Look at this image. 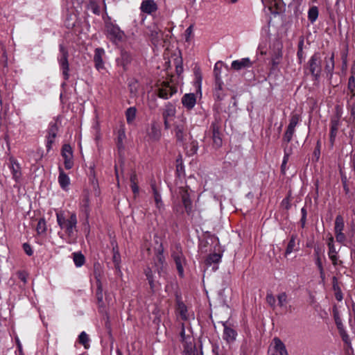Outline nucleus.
I'll return each mask as SVG.
<instances>
[{"label": "nucleus", "instance_id": "3", "mask_svg": "<svg viewBox=\"0 0 355 355\" xmlns=\"http://www.w3.org/2000/svg\"><path fill=\"white\" fill-rule=\"evenodd\" d=\"M322 59L319 53H315L309 60L308 69L314 80H318L322 72Z\"/></svg>", "mask_w": 355, "mask_h": 355}, {"label": "nucleus", "instance_id": "57", "mask_svg": "<svg viewBox=\"0 0 355 355\" xmlns=\"http://www.w3.org/2000/svg\"><path fill=\"white\" fill-rule=\"evenodd\" d=\"M266 301L271 306H275L276 300L271 293H268L266 295Z\"/></svg>", "mask_w": 355, "mask_h": 355}, {"label": "nucleus", "instance_id": "32", "mask_svg": "<svg viewBox=\"0 0 355 355\" xmlns=\"http://www.w3.org/2000/svg\"><path fill=\"white\" fill-rule=\"evenodd\" d=\"M339 126V119L337 118H333L331 120V131H330V139L331 141L335 139Z\"/></svg>", "mask_w": 355, "mask_h": 355}, {"label": "nucleus", "instance_id": "56", "mask_svg": "<svg viewBox=\"0 0 355 355\" xmlns=\"http://www.w3.org/2000/svg\"><path fill=\"white\" fill-rule=\"evenodd\" d=\"M339 333L340 334V336L342 337V339L343 342L347 345L350 344V339L346 331L343 329L341 331H339Z\"/></svg>", "mask_w": 355, "mask_h": 355}, {"label": "nucleus", "instance_id": "13", "mask_svg": "<svg viewBox=\"0 0 355 355\" xmlns=\"http://www.w3.org/2000/svg\"><path fill=\"white\" fill-rule=\"evenodd\" d=\"M141 11L148 15H153L156 12L158 6L154 0H144L141 2Z\"/></svg>", "mask_w": 355, "mask_h": 355}, {"label": "nucleus", "instance_id": "54", "mask_svg": "<svg viewBox=\"0 0 355 355\" xmlns=\"http://www.w3.org/2000/svg\"><path fill=\"white\" fill-rule=\"evenodd\" d=\"M301 213H302V218L300 220L301 226H302V227H304L306 221V215H307L306 209L305 207H302L301 209Z\"/></svg>", "mask_w": 355, "mask_h": 355}, {"label": "nucleus", "instance_id": "52", "mask_svg": "<svg viewBox=\"0 0 355 355\" xmlns=\"http://www.w3.org/2000/svg\"><path fill=\"white\" fill-rule=\"evenodd\" d=\"M178 309L180 310V313L182 318L184 320H186L187 319L186 313L187 311L186 306L182 302L179 303Z\"/></svg>", "mask_w": 355, "mask_h": 355}, {"label": "nucleus", "instance_id": "19", "mask_svg": "<svg viewBox=\"0 0 355 355\" xmlns=\"http://www.w3.org/2000/svg\"><path fill=\"white\" fill-rule=\"evenodd\" d=\"M58 132V127L55 123L51 124L48 131L47 144L46 148L49 150L51 148L52 144L54 142V139L56 137Z\"/></svg>", "mask_w": 355, "mask_h": 355}, {"label": "nucleus", "instance_id": "7", "mask_svg": "<svg viewBox=\"0 0 355 355\" xmlns=\"http://www.w3.org/2000/svg\"><path fill=\"white\" fill-rule=\"evenodd\" d=\"M177 92V87L171 85L168 82L164 81L158 87L157 94L159 98L168 99Z\"/></svg>", "mask_w": 355, "mask_h": 355}, {"label": "nucleus", "instance_id": "41", "mask_svg": "<svg viewBox=\"0 0 355 355\" xmlns=\"http://www.w3.org/2000/svg\"><path fill=\"white\" fill-rule=\"evenodd\" d=\"M295 128L294 127L288 125L287 129L283 137V141L286 144L289 143L291 141L295 132Z\"/></svg>", "mask_w": 355, "mask_h": 355}, {"label": "nucleus", "instance_id": "2", "mask_svg": "<svg viewBox=\"0 0 355 355\" xmlns=\"http://www.w3.org/2000/svg\"><path fill=\"white\" fill-rule=\"evenodd\" d=\"M164 248L160 244L156 250L155 257L154 258L155 271L157 272L159 277H164L166 274L167 264L163 254Z\"/></svg>", "mask_w": 355, "mask_h": 355}, {"label": "nucleus", "instance_id": "35", "mask_svg": "<svg viewBox=\"0 0 355 355\" xmlns=\"http://www.w3.org/2000/svg\"><path fill=\"white\" fill-rule=\"evenodd\" d=\"M72 255L73 262L77 267H80L85 263V258L81 252H73Z\"/></svg>", "mask_w": 355, "mask_h": 355}, {"label": "nucleus", "instance_id": "45", "mask_svg": "<svg viewBox=\"0 0 355 355\" xmlns=\"http://www.w3.org/2000/svg\"><path fill=\"white\" fill-rule=\"evenodd\" d=\"M151 187H152V189L153 191V195H154V198H155L156 205H157V208H160L162 206V201L161 196L158 193L155 184H152Z\"/></svg>", "mask_w": 355, "mask_h": 355}, {"label": "nucleus", "instance_id": "55", "mask_svg": "<svg viewBox=\"0 0 355 355\" xmlns=\"http://www.w3.org/2000/svg\"><path fill=\"white\" fill-rule=\"evenodd\" d=\"M288 157H289V154L285 153L284 156V159H283V162H282V164L281 165V171H282V173L283 174H284L285 171H286V164H287V162L288 161Z\"/></svg>", "mask_w": 355, "mask_h": 355}, {"label": "nucleus", "instance_id": "29", "mask_svg": "<svg viewBox=\"0 0 355 355\" xmlns=\"http://www.w3.org/2000/svg\"><path fill=\"white\" fill-rule=\"evenodd\" d=\"M198 149V144L196 141H191L185 145V151L188 156H193L196 154Z\"/></svg>", "mask_w": 355, "mask_h": 355}, {"label": "nucleus", "instance_id": "49", "mask_svg": "<svg viewBox=\"0 0 355 355\" xmlns=\"http://www.w3.org/2000/svg\"><path fill=\"white\" fill-rule=\"evenodd\" d=\"M37 232L38 234H42L46 232V221L44 218H40L37 223V227H36Z\"/></svg>", "mask_w": 355, "mask_h": 355}, {"label": "nucleus", "instance_id": "62", "mask_svg": "<svg viewBox=\"0 0 355 355\" xmlns=\"http://www.w3.org/2000/svg\"><path fill=\"white\" fill-rule=\"evenodd\" d=\"M17 275H18V277L19 279L22 281L24 284L26 283V277H27V275L26 274L25 272H17Z\"/></svg>", "mask_w": 355, "mask_h": 355}, {"label": "nucleus", "instance_id": "9", "mask_svg": "<svg viewBox=\"0 0 355 355\" xmlns=\"http://www.w3.org/2000/svg\"><path fill=\"white\" fill-rule=\"evenodd\" d=\"M62 155L64 157V164L66 169H71L73 166L72 148L70 145L64 144L62 148Z\"/></svg>", "mask_w": 355, "mask_h": 355}, {"label": "nucleus", "instance_id": "14", "mask_svg": "<svg viewBox=\"0 0 355 355\" xmlns=\"http://www.w3.org/2000/svg\"><path fill=\"white\" fill-rule=\"evenodd\" d=\"M105 55V51L102 48H96L94 51V62L95 65V68L100 71L101 69H103L105 68L104 67V62L103 60V57Z\"/></svg>", "mask_w": 355, "mask_h": 355}, {"label": "nucleus", "instance_id": "15", "mask_svg": "<svg viewBox=\"0 0 355 355\" xmlns=\"http://www.w3.org/2000/svg\"><path fill=\"white\" fill-rule=\"evenodd\" d=\"M254 61H251L248 58H242L241 60H234L232 62V69L239 71L242 69L250 68L252 66Z\"/></svg>", "mask_w": 355, "mask_h": 355}, {"label": "nucleus", "instance_id": "50", "mask_svg": "<svg viewBox=\"0 0 355 355\" xmlns=\"http://www.w3.org/2000/svg\"><path fill=\"white\" fill-rule=\"evenodd\" d=\"M278 304L279 306H284L287 303V295L283 292L277 296Z\"/></svg>", "mask_w": 355, "mask_h": 355}, {"label": "nucleus", "instance_id": "46", "mask_svg": "<svg viewBox=\"0 0 355 355\" xmlns=\"http://www.w3.org/2000/svg\"><path fill=\"white\" fill-rule=\"evenodd\" d=\"M89 340V339L88 335L85 331L81 332L78 336V341L86 349H87L89 347V344H88Z\"/></svg>", "mask_w": 355, "mask_h": 355}, {"label": "nucleus", "instance_id": "42", "mask_svg": "<svg viewBox=\"0 0 355 355\" xmlns=\"http://www.w3.org/2000/svg\"><path fill=\"white\" fill-rule=\"evenodd\" d=\"M344 229V220L343 218L338 215L336 216L335 220V227H334V231L335 232H343Z\"/></svg>", "mask_w": 355, "mask_h": 355}, {"label": "nucleus", "instance_id": "24", "mask_svg": "<svg viewBox=\"0 0 355 355\" xmlns=\"http://www.w3.org/2000/svg\"><path fill=\"white\" fill-rule=\"evenodd\" d=\"M223 338L226 340L228 343L234 341L236 336V331L232 328L227 327L225 323L223 324Z\"/></svg>", "mask_w": 355, "mask_h": 355}, {"label": "nucleus", "instance_id": "63", "mask_svg": "<svg viewBox=\"0 0 355 355\" xmlns=\"http://www.w3.org/2000/svg\"><path fill=\"white\" fill-rule=\"evenodd\" d=\"M130 187H131L132 191L133 193L135 194V196L137 195L139 193V191L137 183V182L131 183Z\"/></svg>", "mask_w": 355, "mask_h": 355}, {"label": "nucleus", "instance_id": "36", "mask_svg": "<svg viewBox=\"0 0 355 355\" xmlns=\"http://www.w3.org/2000/svg\"><path fill=\"white\" fill-rule=\"evenodd\" d=\"M221 254L219 253L210 254L205 260L206 265L210 266L212 263H218L221 259Z\"/></svg>", "mask_w": 355, "mask_h": 355}, {"label": "nucleus", "instance_id": "28", "mask_svg": "<svg viewBox=\"0 0 355 355\" xmlns=\"http://www.w3.org/2000/svg\"><path fill=\"white\" fill-rule=\"evenodd\" d=\"M273 342L275 343V349L279 352V355H288L285 345L279 338H275Z\"/></svg>", "mask_w": 355, "mask_h": 355}, {"label": "nucleus", "instance_id": "12", "mask_svg": "<svg viewBox=\"0 0 355 355\" xmlns=\"http://www.w3.org/2000/svg\"><path fill=\"white\" fill-rule=\"evenodd\" d=\"M187 125L184 119L176 121L174 124V131L178 141H183L184 139Z\"/></svg>", "mask_w": 355, "mask_h": 355}, {"label": "nucleus", "instance_id": "61", "mask_svg": "<svg viewBox=\"0 0 355 355\" xmlns=\"http://www.w3.org/2000/svg\"><path fill=\"white\" fill-rule=\"evenodd\" d=\"M332 286L334 291H340V288L338 286V279L335 276L332 278Z\"/></svg>", "mask_w": 355, "mask_h": 355}, {"label": "nucleus", "instance_id": "38", "mask_svg": "<svg viewBox=\"0 0 355 355\" xmlns=\"http://www.w3.org/2000/svg\"><path fill=\"white\" fill-rule=\"evenodd\" d=\"M223 132L211 133L213 145L215 148H220L223 144Z\"/></svg>", "mask_w": 355, "mask_h": 355}, {"label": "nucleus", "instance_id": "27", "mask_svg": "<svg viewBox=\"0 0 355 355\" xmlns=\"http://www.w3.org/2000/svg\"><path fill=\"white\" fill-rule=\"evenodd\" d=\"M175 107L170 103L166 105L163 112L162 116L163 118H167L173 119L175 114Z\"/></svg>", "mask_w": 355, "mask_h": 355}, {"label": "nucleus", "instance_id": "8", "mask_svg": "<svg viewBox=\"0 0 355 355\" xmlns=\"http://www.w3.org/2000/svg\"><path fill=\"white\" fill-rule=\"evenodd\" d=\"M105 28L110 40L114 42L123 40L125 34L118 26L110 22L106 24Z\"/></svg>", "mask_w": 355, "mask_h": 355}, {"label": "nucleus", "instance_id": "34", "mask_svg": "<svg viewBox=\"0 0 355 355\" xmlns=\"http://www.w3.org/2000/svg\"><path fill=\"white\" fill-rule=\"evenodd\" d=\"M222 65L221 62H218L215 64L214 69V73L215 77V84H218L220 87V83H223L220 77V67Z\"/></svg>", "mask_w": 355, "mask_h": 355}, {"label": "nucleus", "instance_id": "25", "mask_svg": "<svg viewBox=\"0 0 355 355\" xmlns=\"http://www.w3.org/2000/svg\"><path fill=\"white\" fill-rule=\"evenodd\" d=\"M148 34L150 35L153 42H157L161 37L162 31L161 30L155 25H153L152 26L148 27Z\"/></svg>", "mask_w": 355, "mask_h": 355}, {"label": "nucleus", "instance_id": "23", "mask_svg": "<svg viewBox=\"0 0 355 355\" xmlns=\"http://www.w3.org/2000/svg\"><path fill=\"white\" fill-rule=\"evenodd\" d=\"M97 289L96 293V296L98 302V309L101 312H102V308L103 307V288H102V284L98 278H97Z\"/></svg>", "mask_w": 355, "mask_h": 355}, {"label": "nucleus", "instance_id": "16", "mask_svg": "<svg viewBox=\"0 0 355 355\" xmlns=\"http://www.w3.org/2000/svg\"><path fill=\"white\" fill-rule=\"evenodd\" d=\"M132 55L126 51H121V56L116 59L118 65L121 66L124 70L127 69V67L132 61Z\"/></svg>", "mask_w": 355, "mask_h": 355}, {"label": "nucleus", "instance_id": "21", "mask_svg": "<svg viewBox=\"0 0 355 355\" xmlns=\"http://www.w3.org/2000/svg\"><path fill=\"white\" fill-rule=\"evenodd\" d=\"M337 253L338 252L336 250L334 245H329L328 256H329V259H331L332 264L334 266H336L337 265L343 264V261L341 260H339Z\"/></svg>", "mask_w": 355, "mask_h": 355}, {"label": "nucleus", "instance_id": "30", "mask_svg": "<svg viewBox=\"0 0 355 355\" xmlns=\"http://www.w3.org/2000/svg\"><path fill=\"white\" fill-rule=\"evenodd\" d=\"M112 245L113 246V248H112V252H113L112 261L114 263V266H115L116 269H119L120 263H121V255L119 252L118 245H117V244L114 245L113 242H112Z\"/></svg>", "mask_w": 355, "mask_h": 355}, {"label": "nucleus", "instance_id": "59", "mask_svg": "<svg viewBox=\"0 0 355 355\" xmlns=\"http://www.w3.org/2000/svg\"><path fill=\"white\" fill-rule=\"evenodd\" d=\"M23 249H24V252H26V254L28 256H31L33 253L32 248L28 243H24Z\"/></svg>", "mask_w": 355, "mask_h": 355}, {"label": "nucleus", "instance_id": "6", "mask_svg": "<svg viewBox=\"0 0 355 355\" xmlns=\"http://www.w3.org/2000/svg\"><path fill=\"white\" fill-rule=\"evenodd\" d=\"M282 49L283 44L280 41L273 42L271 51L272 69H275L280 64L283 55Z\"/></svg>", "mask_w": 355, "mask_h": 355}, {"label": "nucleus", "instance_id": "31", "mask_svg": "<svg viewBox=\"0 0 355 355\" xmlns=\"http://www.w3.org/2000/svg\"><path fill=\"white\" fill-rule=\"evenodd\" d=\"M325 67L324 70L327 72V75L332 76L334 69V53L329 58H325L324 59Z\"/></svg>", "mask_w": 355, "mask_h": 355}, {"label": "nucleus", "instance_id": "11", "mask_svg": "<svg viewBox=\"0 0 355 355\" xmlns=\"http://www.w3.org/2000/svg\"><path fill=\"white\" fill-rule=\"evenodd\" d=\"M162 136L159 125L156 121H152L150 128L147 130V137L149 141H157Z\"/></svg>", "mask_w": 355, "mask_h": 355}, {"label": "nucleus", "instance_id": "44", "mask_svg": "<svg viewBox=\"0 0 355 355\" xmlns=\"http://www.w3.org/2000/svg\"><path fill=\"white\" fill-rule=\"evenodd\" d=\"M321 249L320 247H315L314 248V256L315 259V264L318 266L319 270H322V261L320 258Z\"/></svg>", "mask_w": 355, "mask_h": 355}, {"label": "nucleus", "instance_id": "1", "mask_svg": "<svg viewBox=\"0 0 355 355\" xmlns=\"http://www.w3.org/2000/svg\"><path fill=\"white\" fill-rule=\"evenodd\" d=\"M57 222L61 229L64 230L69 236L73 235V230L76 229L77 217L75 213L70 214L69 218L62 211L56 213Z\"/></svg>", "mask_w": 355, "mask_h": 355}, {"label": "nucleus", "instance_id": "58", "mask_svg": "<svg viewBox=\"0 0 355 355\" xmlns=\"http://www.w3.org/2000/svg\"><path fill=\"white\" fill-rule=\"evenodd\" d=\"M336 241L339 243H343L345 240V235L343 233V232H335Z\"/></svg>", "mask_w": 355, "mask_h": 355}, {"label": "nucleus", "instance_id": "47", "mask_svg": "<svg viewBox=\"0 0 355 355\" xmlns=\"http://www.w3.org/2000/svg\"><path fill=\"white\" fill-rule=\"evenodd\" d=\"M347 96L349 98H347V104L350 105V102L354 99L355 97V85H347Z\"/></svg>", "mask_w": 355, "mask_h": 355}, {"label": "nucleus", "instance_id": "20", "mask_svg": "<svg viewBox=\"0 0 355 355\" xmlns=\"http://www.w3.org/2000/svg\"><path fill=\"white\" fill-rule=\"evenodd\" d=\"M210 131L211 133L222 132V119L219 114L214 115V120L211 124Z\"/></svg>", "mask_w": 355, "mask_h": 355}, {"label": "nucleus", "instance_id": "48", "mask_svg": "<svg viewBox=\"0 0 355 355\" xmlns=\"http://www.w3.org/2000/svg\"><path fill=\"white\" fill-rule=\"evenodd\" d=\"M145 275L146 276V278L148 281V283L150 284V288L153 289L155 287L154 280H153V271L152 269L150 268H147L145 270Z\"/></svg>", "mask_w": 355, "mask_h": 355}, {"label": "nucleus", "instance_id": "26", "mask_svg": "<svg viewBox=\"0 0 355 355\" xmlns=\"http://www.w3.org/2000/svg\"><path fill=\"white\" fill-rule=\"evenodd\" d=\"M125 137L126 136L125 133V128L123 125H121L118 130V135L116 139V146L119 151H121L124 149L123 140L125 139Z\"/></svg>", "mask_w": 355, "mask_h": 355}, {"label": "nucleus", "instance_id": "4", "mask_svg": "<svg viewBox=\"0 0 355 355\" xmlns=\"http://www.w3.org/2000/svg\"><path fill=\"white\" fill-rule=\"evenodd\" d=\"M59 51L60 56L58 58V62L62 71L63 78L67 80L69 78V51L67 47L62 44L59 45Z\"/></svg>", "mask_w": 355, "mask_h": 355}, {"label": "nucleus", "instance_id": "60", "mask_svg": "<svg viewBox=\"0 0 355 355\" xmlns=\"http://www.w3.org/2000/svg\"><path fill=\"white\" fill-rule=\"evenodd\" d=\"M281 205L285 208L286 209H289L291 208V203H290V199H289V197H286L282 201V203H281Z\"/></svg>", "mask_w": 355, "mask_h": 355}, {"label": "nucleus", "instance_id": "33", "mask_svg": "<svg viewBox=\"0 0 355 355\" xmlns=\"http://www.w3.org/2000/svg\"><path fill=\"white\" fill-rule=\"evenodd\" d=\"M10 163H11L10 169L12 171L13 178L16 181H17V180L21 176V172H20V170H19L20 169V166H19V164L17 163V162L15 159H10Z\"/></svg>", "mask_w": 355, "mask_h": 355}, {"label": "nucleus", "instance_id": "53", "mask_svg": "<svg viewBox=\"0 0 355 355\" xmlns=\"http://www.w3.org/2000/svg\"><path fill=\"white\" fill-rule=\"evenodd\" d=\"M334 320L338 331H341L342 329H343V324L338 313L336 312L334 313Z\"/></svg>", "mask_w": 355, "mask_h": 355}, {"label": "nucleus", "instance_id": "64", "mask_svg": "<svg viewBox=\"0 0 355 355\" xmlns=\"http://www.w3.org/2000/svg\"><path fill=\"white\" fill-rule=\"evenodd\" d=\"M195 76H196V82L198 83V84H200L201 83V80H202V76H201V74H200V69H195Z\"/></svg>", "mask_w": 355, "mask_h": 355}, {"label": "nucleus", "instance_id": "17", "mask_svg": "<svg viewBox=\"0 0 355 355\" xmlns=\"http://www.w3.org/2000/svg\"><path fill=\"white\" fill-rule=\"evenodd\" d=\"M180 334V337H181V341L184 344V352H186V353H189V351L193 350V348L194 347L193 343H192L193 338L191 336H188L187 337L185 336V331H184V328L183 325L182 327V330H181Z\"/></svg>", "mask_w": 355, "mask_h": 355}, {"label": "nucleus", "instance_id": "39", "mask_svg": "<svg viewBox=\"0 0 355 355\" xmlns=\"http://www.w3.org/2000/svg\"><path fill=\"white\" fill-rule=\"evenodd\" d=\"M137 110L135 107H130L125 111V116L128 123H131L135 119Z\"/></svg>", "mask_w": 355, "mask_h": 355}, {"label": "nucleus", "instance_id": "5", "mask_svg": "<svg viewBox=\"0 0 355 355\" xmlns=\"http://www.w3.org/2000/svg\"><path fill=\"white\" fill-rule=\"evenodd\" d=\"M180 276L182 277L184 275V267L185 264V258L182 251V247L180 243H177L174 246V250L171 254Z\"/></svg>", "mask_w": 355, "mask_h": 355}, {"label": "nucleus", "instance_id": "43", "mask_svg": "<svg viewBox=\"0 0 355 355\" xmlns=\"http://www.w3.org/2000/svg\"><path fill=\"white\" fill-rule=\"evenodd\" d=\"M318 17V8L316 6H312L309 10L308 18L311 23H313Z\"/></svg>", "mask_w": 355, "mask_h": 355}, {"label": "nucleus", "instance_id": "22", "mask_svg": "<svg viewBox=\"0 0 355 355\" xmlns=\"http://www.w3.org/2000/svg\"><path fill=\"white\" fill-rule=\"evenodd\" d=\"M58 182L63 189H66L70 184L69 176L64 172L61 167H59Z\"/></svg>", "mask_w": 355, "mask_h": 355}, {"label": "nucleus", "instance_id": "51", "mask_svg": "<svg viewBox=\"0 0 355 355\" xmlns=\"http://www.w3.org/2000/svg\"><path fill=\"white\" fill-rule=\"evenodd\" d=\"M300 119V116L297 114H293L291 115L288 126L295 128Z\"/></svg>", "mask_w": 355, "mask_h": 355}, {"label": "nucleus", "instance_id": "18", "mask_svg": "<svg viewBox=\"0 0 355 355\" xmlns=\"http://www.w3.org/2000/svg\"><path fill=\"white\" fill-rule=\"evenodd\" d=\"M182 103L187 110H191L196 103V95L193 93L184 94L182 98Z\"/></svg>", "mask_w": 355, "mask_h": 355}, {"label": "nucleus", "instance_id": "10", "mask_svg": "<svg viewBox=\"0 0 355 355\" xmlns=\"http://www.w3.org/2000/svg\"><path fill=\"white\" fill-rule=\"evenodd\" d=\"M179 193L187 214L190 215L192 212V202L190 199L188 189L186 187H180L179 189Z\"/></svg>", "mask_w": 355, "mask_h": 355}, {"label": "nucleus", "instance_id": "40", "mask_svg": "<svg viewBox=\"0 0 355 355\" xmlns=\"http://www.w3.org/2000/svg\"><path fill=\"white\" fill-rule=\"evenodd\" d=\"M296 239H297V235L296 234H293L291 236V239L288 243V245H287V248H286V252H285V254H291L293 250H296V249H295V247L296 245Z\"/></svg>", "mask_w": 355, "mask_h": 355}, {"label": "nucleus", "instance_id": "37", "mask_svg": "<svg viewBox=\"0 0 355 355\" xmlns=\"http://www.w3.org/2000/svg\"><path fill=\"white\" fill-rule=\"evenodd\" d=\"M223 83H220V87H218V84H215L214 96L216 101H220L225 97V94L223 92Z\"/></svg>", "mask_w": 355, "mask_h": 355}]
</instances>
